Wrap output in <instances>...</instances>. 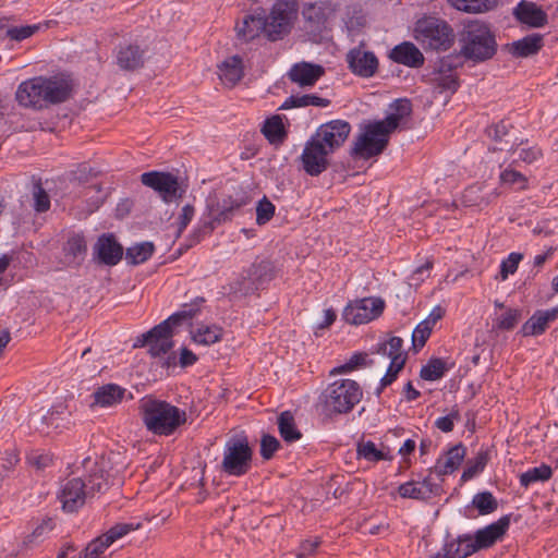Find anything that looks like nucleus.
I'll list each match as a JSON object with an SVG mask.
<instances>
[{
    "label": "nucleus",
    "instance_id": "obj_34",
    "mask_svg": "<svg viewBox=\"0 0 558 558\" xmlns=\"http://www.w3.org/2000/svg\"><path fill=\"white\" fill-rule=\"evenodd\" d=\"M258 290L256 280L250 271L244 270L234 281L229 284V294L233 298H243L253 294Z\"/></svg>",
    "mask_w": 558,
    "mask_h": 558
},
{
    "label": "nucleus",
    "instance_id": "obj_7",
    "mask_svg": "<svg viewBox=\"0 0 558 558\" xmlns=\"http://www.w3.org/2000/svg\"><path fill=\"white\" fill-rule=\"evenodd\" d=\"M253 450L246 436L229 438L223 448L221 471L230 476L245 475L252 465Z\"/></svg>",
    "mask_w": 558,
    "mask_h": 558
},
{
    "label": "nucleus",
    "instance_id": "obj_16",
    "mask_svg": "<svg viewBox=\"0 0 558 558\" xmlns=\"http://www.w3.org/2000/svg\"><path fill=\"white\" fill-rule=\"evenodd\" d=\"M347 62L352 73L365 78L374 76L378 70V59L375 53L364 50L361 46L347 53Z\"/></svg>",
    "mask_w": 558,
    "mask_h": 558
},
{
    "label": "nucleus",
    "instance_id": "obj_48",
    "mask_svg": "<svg viewBox=\"0 0 558 558\" xmlns=\"http://www.w3.org/2000/svg\"><path fill=\"white\" fill-rule=\"evenodd\" d=\"M489 460L488 451L481 450L477 452L476 457L473 460H469L466 468L464 469L461 478L463 481L471 480L477 473L484 470L487 462Z\"/></svg>",
    "mask_w": 558,
    "mask_h": 558
},
{
    "label": "nucleus",
    "instance_id": "obj_21",
    "mask_svg": "<svg viewBox=\"0 0 558 558\" xmlns=\"http://www.w3.org/2000/svg\"><path fill=\"white\" fill-rule=\"evenodd\" d=\"M333 11L330 2H315L306 4L302 14L308 27L314 32H319L325 28Z\"/></svg>",
    "mask_w": 558,
    "mask_h": 558
},
{
    "label": "nucleus",
    "instance_id": "obj_19",
    "mask_svg": "<svg viewBox=\"0 0 558 558\" xmlns=\"http://www.w3.org/2000/svg\"><path fill=\"white\" fill-rule=\"evenodd\" d=\"M476 551L472 536L464 534L445 543L441 549L430 558H466Z\"/></svg>",
    "mask_w": 558,
    "mask_h": 558
},
{
    "label": "nucleus",
    "instance_id": "obj_51",
    "mask_svg": "<svg viewBox=\"0 0 558 558\" xmlns=\"http://www.w3.org/2000/svg\"><path fill=\"white\" fill-rule=\"evenodd\" d=\"M357 456L371 462H377L384 460L385 453L377 449L376 445L368 440L357 445Z\"/></svg>",
    "mask_w": 558,
    "mask_h": 558
},
{
    "label": "nucleus",
    "instance_id": "obj_15",
    "mask_svg": "<svg viewBox=\"0 0 558 558\" xmlns=\"http://www.w3.org/2000/svg\"><path fill=\"white\" fill-rule=\"evenodd\" d=\"M94 258L98 264L116 266L123 256V246L117 241L114 234L104 233L93 248Z\"/></svg>",
    "mask_w": 558,
    "mask_h": 558
},
{
    "label": "nucleus",
    "instance_id": "obj_52",
    "mask_svg": "<svg viewBox=\"0 0 558 558\" xmlns=\"http://www.w3.org/2000/svg\"><path fill=\"white\" fill-rule=\"evenodd\" d=\"M366 357H367L366 353H361V352L354 353L347 363L332 368L330 371V375L350 373V372L356 369L357 367L365 365Z\"/></svg>",
    "mask_w": 558,
    "mask_h": 558
},
{
    "label": "nucleus",
    "instance_id": "obj_5",
    "mask_svg": "<svg viewBox=\"0 0 558 558\" xmlns=\"http://www.w3.org/2000/svg\"><path fill=\"white\" fill-rule=\"evenodd\" d=\"M362 396V389L355 380L337 379L324 390L322 400L327 411L342 414L350 412Z\"/></svg>",
    "mask_w": 558,
    "mask_h": 558
},
{
    "label": "nucleus",
    "instance_id": "obj_13",
    "mask_svg": "<svg viewBox=\"0 0 558 558\" xmlns=\"http://www.w3.org/2000/svg\"><path fill=\"white\" fill-rule=\"evenodd\" d=\"M172 328L173 327L168 322L163 320L146 333L142 335V339H138L134 345H148L149 353L153 356L165 355L173 347Z\"/></svg>",
    "mask_w": 558,
    "mask_h": 558
},
{
    "label": "nucleus",
    "instance_id": "obj_47",
    "mask_svg": "<svg viewBox=\"0 0 558 558\" xmlns=\"http://www.w3.org/2000/svg\"><path fill=\"white\" fill-rule=\"evenodd\" d=\"M399 495L403 498L425 500L429 498V490L420 482H408L399 486Z\"/></svg>",
    "mask_w": 558,
    "mask_h": 558
},
{
    "label": "nucleus",
    "instance_id": "obj_6",
    "mask_svg": "<svg viewBox=\"0 0 558 558\" xmlns=\"http://www.w3.org/2000/svg\"><path fill=\"white\" fill-rule=\"evenodd\" d=\"M390 134L380 121L365 124L353 143L351 156L367 160L380 155L389 143Z\"/></svg>",
    "mask_w": 558,
    "mask_h": 558
},
{
    "label": "nucleus",
    "instance_id": "obj_8",
    "mask_svg": "<svg viewBox=\"0 0 558 558\" xmlns=\"http://www.w3.org/2000/svg\"><path fill=\"white\" fill-rule=\"evenodd\" d=\"M298 14L296 0H278L266 20V36L270 40H277L291 29Z\"/></svg>",
    "mask_w": 558,
    "mask_h": 558
},
{
    "label": "nucleus",
    "instance_id": "obj_40",
    "mask_svg": "<svg viewBox=\"0 0 558 558\" xmlns=\"http://www.w3.org/2000/svg\"><path fill=\"white\" fill-rule=\"evenodd\" d=\"M155 251L151 242L137 243L126 248L125 259L129 264L138 265L148 260Z\"/></svg>",
    "mask_w": 558,
    "mask_h": 558
},
{
    "label": "nucleus",
    "instance_id": "obj_59",
    "mask_svg": "<svg viewBox=\"0 0 558 558\" xmlns=\"http://www.w3.org/2000/svg\"><path fill=\"white\" fill-rule=\"evenodd\" d=\"M403 361L399 360V357L395 359V362H390L385 376L380 379V388L378 389L377 395L381 392L383 388L396 380L398 373L403 368Z\"/></svg>",
    "mask_w": 558,
    "mask_h": 558
},
{
    "label": "nucleus",
    "instance_id": "obj_35",
    "mask_svg": "<svg viewBox=\"0 0 558 558\" xmlns=\"http://www.w3.org/2000/svg\"><path fill=\"white\" fill-rule=\"evenodd\" d=\"M448 2L458 11L478 14L494 9L498 0H448Z\"/></svg>",
    "mask_w": 558,
    "mask_h": 558
},
{
    "label": "nucleus",
    "instance_id": "obj_1",
    "mask_svg": "<svg viewBox=\"0 0 558 558\" xmlns=\"http://www.w3.org/2000/svg\"><path fill=\"white\" fill-rule=\"evenodd\" d=\"M72 89V81L68 76H36L23 81L17 86L15 100L23 108L40 111L51 105L66 101Z\"/></svg>",
    "mask_w": 558,
    "mask_h": 558
},
{
    "label": "nucleus",
    "instance_id": "obj_22",
    "mask_svg": "<svg viewBox=\"0 0 558 558\" xmlns=\"http://www.w3.org/2000/svg\"><path fill=\"white\" fill-rule=\"evenodd\" d=\"M558 316V307L546 311H536L522 326L521 333L524 337L538 336L545 332L550 322Z\"/></svg>",
    "mask_w": 558,
    "mask_h": 558
},
{
    "label": "nucleus",
    "instance_id": "obj_24",
    "mask_svg": "<svg viewBox=\"0 0 558 558\" xmlns=\"http://www.w3.org/2000/svg\"><path fill=\"white\" fill-rule=\"evenodd\" d=\"M218 75L225 86H235L244 75L242 58L232 56L223 60L218 65Z\"/></svg>",
    "mask_w": 558,
    "mask_h": 558
},
{
    "label": "nucleus",
    "instance_id": "obj_46",
    "mask_svg": "<svg viewBox=\"0 0 558 558\" xmlns=\"http://www.w3.org/2000/svg\"><path fill=\"white\" fill-rule=\"evenodd\" d=\"M446 363L438 357L430 359L426 365L421 368L420 376L424 380L434 381L440 379L446 372Z\"/></svg>",
    "mask_w": 558,
    "mask_h": 558
},
{
    "label": "nucleus",
    "instance_id": "obj_36",
    "mask_svg": "<svg viewBox=\"0 0 558 558\" xmlns=\"http://www.w3.org/2000/svg\"><path fill=\"white\" fill-rule=\"evenodd\" d=\"M104 465L96 464L87 477L86 488L88 496L93 497L96 493H104L109 488V475L106 476Z\"/></svg>",
    "mask_w": 558,
    "mask_h": 558
},
{
    "label": "nucleus",
    "instance_id": "obj_64",
    "mask_svg": "<svg viewBox=\"0 0 558 558\" xmlns=\"http://www.w3.org/2000/svg\"><path fill=\"white\" fill-rule=\"evenodd\" d=\"M459 83L454 75H442L437 78L436 87L439 89V93L449 92L454 93L458 89Z\"/></svg>",
    "mask_w": 558,
    "mask_h": 558
},
{
    "label": "nucleus",
    "instance_id": "obj_43",
    "mask_svg": "<svg viewBox=\"0 0 558 558\" xmlns=\"http://www.w3.org/2000/svg\"><path fill=\"white\" fill-rule=\"evenodd\" d=\"M222 333V328L219 326H201L194 332L193 339L197 343L209 345L218 342Z\"/></svg>",
    "mask_w": 558,
    "mask_h": 558
},
{
    "label": "nucleus",
    "instance_id": "obj_33",
    "mask_svg": "<svg viewBox=\"0 0 558 558\" xmlns=\"http://www.w3.org/2000/svg\"><path fill=\"white\" fill-rule=\"evenodd\" d=\"M330 105V100L327 98H323L313 94L305 95H291L288 97L284 102L280 106V109L288 110L292 108H301V107H322L326 108Z\"/></svg>",
    "mask_w": 558,
    "mask_h": 558
},
{
    "label": "nucleus",
    "instance_id": "obj_3",
    "mask_svg": "<svg viewBox=\"0 0 558 558\" xmlns=\"http://www.w3.org/2000/svg\"><path fill=\"white\" fill-rule=\"evenodd\" d=\"M460 53L473 62L492 59L497 51L495 35L478 20L469 21L460 33Z\"/></svg>",
    "mask_w": 558,
    "mask_h": 558
},
{
    "label": "nucleus",
    "instance_id": "obj_54",
    "mask_svg": "<svg viewBox=\"0 0 558 558\" xmlns=\"http://www.w3.org/2000/svg\"><path fill=\"white\" fill-rule=\"evenodd\" d=\"M275 214V206L274 204L264 197L262 201H259L257 207H256V222L259 226H263L267 223Z\"/></svg>",
    "mask_w": 558,
    "mask_h": 558
},
{
    "label": "nucleus",
    "instance_id": "obj_37",
    "mask_svg": "<svg viewBox=\"0 0 558 558\" xmlns=\"http://www.w3.org/2000/svg\"><path fill=\"white\" fill-rule=\"evenodd\" d=\"M278 429L280 436L287 442H294L302 437V434L298 429L294 417L290 411H284L279 415Z\"/></svg>",
    "mask_w": 558,
    "mask_h": 558
},
{
    "label": "nucleus",
    "instance_id": "obj_61",
    "mask_svg": "<svg viewBox=\"0 0 558 558\" xmlns=\"http://www.w3.org/2000/svg\"><path fill=\"white\" fill-rule=\"evenodd\" d=\"M460 420L457 409H453L448 415L438 417L435 426L444 433H450L454 427V422Z\"/></svg>",
    "mask_w": 558,
    "mask_h": 558
},
{
    "label": "nucleus",
    "instance_id": "obj_60",
    "mask_svg": "<svg viewBox=\"0 0 558 558\" xmlns=\"http://www.w3.org/2000/svg\"><path fill=\"white\" fill-rule=\"evenodd\" d=\"M500 180L502 183L510 185L518 184L521 190L526 189L527 179L519 171L513 169H506L500 173Z\"/></svg>",
    "mask_w": 558,
    "mask_h": 558
},
{
    "label": "nucleus",
    "instance_id": "obj_62",
    "mask_svg": "<svg viewBox=\"0 0 558 558\" xmlns=\"http://www.w3.org/2000/svg\"><path fill=\"white\" fill-rule=\"evenodd\" d=\"M35 198V210L38 213H45L50 208V198L47 192L40 184L35 185L34 192Z\"/></svg>",
    "mask_w": 558,
    "mask_h": 558
},
{
    "label": "nucleus",
    "instance_id": "obj_12",
    "mask_svg": "<svg viewBox=\"0 0 558 558\" xmlns=\"http://www.w3.org/2000/svg\"><path fill=\"white\" fill-rule=\"evenodd\" d=\"M385 303L379 298H365L350 303L343 311V318L352 325L366 324L378 317Z\"/></svg>",
    "mask_w": 558,
    "mask_h": 558
},
{
    "label": "nucleus",
    "instance_id": "obj_20",
    "mask_svg": "<svg viewBox=\"0 0 558 558\" xmlns=\"http://www.w3.org/2000/svg\"><path fill=\"white\" fill-rule=\"evenodd\" d=\"M389 58L393 62L409 68H421L425 61L424 54L411 41H403L397 45L390 51Z\"/></svg>",
    "mask_w": 558,
    "mask_h": 558
},
{
    "label": "nucleus",
    "instance_id": "obj_14",
    "mask_svg": "<svg viewBox=\"0 0 558 558\" xmlns=\"http://www.w3.org/2000/svg\"><path fill=\"white\" fill-rule=\"evenodd\" d=\"M86 483L80 477H73L65 481L58 493V499L62 509L66 512H75L84 506L88 498Z\"/></svg>",
    "mask_w": 558,
    "mask_h": 558
},
{
    "label": "nucleus",
    "instance_id": "obj_27",
    "mask_svg": "<svg viewBox=\"0 0 558 558\" xmlns=\"http://www.w3.org/2000/svg\"><path fill=\"white\" fill-rule=\"evenodd\" d=\"M126 393V389L117 384H106L93 393L95 405L101 408L119 404Z\"/></svg>",
    "mask_w": 558,
    "mask_h": 558
},
{
    "label": "nucleus",
    "instance_id": "obj_56",
    "mask_svg": "<svg viewBox=\"0 0 558 558\" xmlns=\"http://www.w3.org/2000/svg\"><path fill=\"white\" fill-rule=\"evenodd\" d=\"M521 318V312L519 310L509 308L502 314L496 323L498 329L511 330L515 327Z\"/></svg>",
    "mask_w": 558,
    "mask_h": 558
},
{
    "label": "nucleus",
    "instance_id": "obj_11",
    "mask_svg": "<svg viewBox=\"0 0 558 558\" xmlns=\"http://www.w3.org/2000/svg\"><path fill=\"white\" fill-rule=\"evenodd\" d=\"M351 130V124L348 121L336 119L320 124L311 137L333 155L343 146Z\"/></svg>",
    "mask_w": 558,
    "mask_h": 558
},
{
    "label": "nucleus",
    "instance_id": "obj_55",
    "mask_svg": "<svg viewBox=\"0 0 558 558\" xmlns=\"http://www.w3.org/2000/svg\"><path fill=\"white\" fill-rule=\"evenodd\" d=\"M102 539V535L92 541L85 550L81 554L80 558H99V556L110 546Z\"/></svg>",
    "mask_w": 558,
    "mask_h": 558
},
{
    "label": "nucleus",
    "instance_id": "obj_29",
    "mask_svg": "<svg viewBox=\"0 0 558 558\" xmlns=\"http://www.w3.org/2000/svg\"><path fill=\"white\" fill-rule=\"evenodd\" d=\"M465 456V448L462 445H457L450 448L445 458L437 460L434 465V472L438 476H444L453 473L461 464Z\"/></svg>",
    "mask_w": 558,
    "mask_h": 558
},
{
    "label": "nucleus",
    "instance_id": "obj_4",
    "mask_svg": "<svg viewBox=\"0 0 558 558\" xmlns=\"http://www.w3.org/2000/svg\"><path fill=\"white\" fill-rule=\"evenodd\" d=\"M413 38L425 50L447 51L453 46L456 34L446 20L434 15H424L414 24Z\"/></svg>",
    "mask_w": 558,
    "mask_h": 558
},
{
    "label": "nucleus",
    "instance_id": "obj_38",
    "mask_svg": "<svg viewBox=\"0 0 558 558\" xmlns=\"http://www.w3.org/2000/svg\"><path fill=\"white\" fill-rule=\"evenodd\" d=\"M262 133L271 144L282 143L286 138V130L280 116L268 118L262 128Z\"/></svg>",
    "mask_w": 558,
    "mask_h": 558
},
{
    "label": "nucleus",
    "instance_id": "obj_23",
    "mask_svg": "<svg viewBox=\"0 0 558 558\" xmlns=\"http://www.w3.org/2000/svg\"><path fill=\"white\" fill-rule=\"evenodd\" d=\"M145 51L138 45H123L117 51V64L124 71H134L144 65Z\"/></svg>",
    "mask_w": 558,
    "mask_h": 558
},
{
    "label": "nucleus",
    "instance_id": "obj_17",
    "mask_svg": "<svg viewBox=\"0 0 558 558\" xmlns=\"http://www.w3.org/2000/svg\"><path fill=\"white\" fill-rule=\"evenodd\" d=\"M325 74V68L306 61L298 62L291 66L288 77L300 87H311Z\"/></svg>",
    "mask_w": 558,
    "mask_h": 558
},
{
    "label": "nucleus",
    "instance_id": "obj_57",
    "mask_svg": "<svg viewBox=\"0 0 558 558\" xmlns=\"http://www.w3.org/2000/svg\"><path fill=\"white\" fill-rule=\"evenodd\" d=\"M433 327L428 322H421L412 333V341L415 348H423L432 333Z\"/></svg>",
    "mask_w": 558,
    "mask_h": 558
},
{
    "label": "nucleus",
    "instance_id": "obj_49",
    "mask_svg": "<svg viewBox=\"0 0 558 558\" xmlns=\"http://www.w3.org/2000/svg\"><path fill=\"white\" fill-rule=\"evenodd\" d=\"M140 523H117L112 527H110L106 533L102 534V539L107 543L113 544L116 541L120 539L124 535L129 534L132 531L140 529Z\"/></svg>",
    "mask_w": 558,
    "mask_h": 558
},
{
    "label": "nucleus",
    "instance_id": "obj_9",
    "mask_svg": "<svg viewBox=\"0 0 558 558\" xmlns=\"http://www.w3.org/2000/svg\"><path fill=\"white\" fill-rule=\"evenodd\" d=\"M332 154L323 145L310 137L298 158L300 169L310 177H318L331 165Z\"/></svg>",
    "mask_w": 558,
    "mask_h": 558
},
{
    "label": "nucleus",
    "instance_id": "obj_53",
    "mask_svg": "<svg viewBox=\"0 0 558 558\" xmlns=\"http://www.w3.org/2000/svg\"><path fill=\"white\" fill-rule=\"evenodd\" d=\"M523 255L521 253H511L509 256L501 262L500 265V277L501 280H506L509 275H512L517 271L520 262L522 260Z\"/></svg>",
    "mask_w": 558,
    "mask_h": 558
},
{
    "label": "nucleus",
    "instance_id": "obj_45",
    "mask_svg": "<svg viewBox=\"0 0 558 558\" xmlns=\"http://www.w3.org/2000/svg\"><path fill=\"white\" fill-rule=\"evenodd\" d=\"M402 344L403 341L400 337H391L388 342L379 345L378 352L388 356L390 362H395V359L399 357L405 364L407 355L402 350Z\"/></svg>",
    "mask_w": 558,
    "mask_h": 558
},
{
    "label": "nucleus",
    "instance_id": "obj_41",
    "mask_svg": "<svg viewBox=\"0 0 558 558\" xmlns=\"http://www.w3.org/2000/svg\"><path fill=\"white\" fill-rule=\"evenodd\" d=\"M553 475V470L547 464H542L536 468H532L520 475L521 486L527 488L531 484L536 482L548 481Z\"/></svg>",
    "mask_w": 558,
    "mask_h": 558
},
{
    "label": "nucleus",
    "instance_id": "obj_10",
    "mask_svg": "<svg viewBox=\"0 0 558 558\" xmlns=\"http://www.w3.org/2000/svg\"><path fill=\"white\" fill-rule=\"evenodd\" d=\"M141 182L143 185L157 192L166 203L181 198L185 192V190L181 187L178 177L170 172H144L141 174Z\"/></svg>",
    "mask_w": 558,
    "mask_h": 558
},
{
    "label": "nucleus",
    "instance_id": "obj_50",
    "mask_svg": "<svg viewBox=\"0 0 558 558\" xmlns=\"http://www.w3.org/2000/svg\"><path fill=\"white\" fill-rule=\"evenodd\" d=\"M247 270L256 280L257 286L272 278V265L268 260L252 264Z\"/></svg>",
    "mask_w": 558,
    "mask_h": 558
},
{
    "label": "nucleus",
    "instance_id": "obj_18",
    "mask_svg": "<svg viewBox=\"0 0 558 558\" xmlns=\"http://www.w3.org/2000/svg\"><path fill=\"white\" fill-rule=\"evenodd\" d=\"M509 525L510 515H502L496 522L478 530L475 534V539H473L476 550L493 546L506 534Z\"/></svg>",
    "mask_w": 558,
    "mask_h": 558
},
{
    "label": "nucleus",
    "instance_id": "obj_32",
    "mask_svg": "<svg viewBox=\"0 0 558 558\" xmlns=\"http://www.w3.org/2000/svg\"><path fill=\"white\" fill-rule=\"evenodd\" d=\"M239 206V204L220 206L218 202L209 203L207 206L208 220L204 222V227L209 231H213L217 225L230 220L234 208H238Z\"/></svg>",
    "mask_w": 558,
    "mask_h": 558
},
{
    "label": "nucleus",
    "instance_id": "obj_39",
    "mask_svg": "<svg viewBox=\"0 0 558 558\" xmlns=\"http://www.w3.org/2000/svg\"><path fill=\"white\" fill-rule=\"evenodd\" d=\"M205 302L204 298H196L190 304H184L182 310L172 314L166 319L172 327L180 326L183 322L191 320L196 316L201 310L202 303Z\"/></svg>",
    "mask_w": 558,
    "mask_h": 558
},
{
    "label": "nucleus",
    "instance_id": "obj_63",
    "mask_svg": "<svg viewBox=\"0 0 558 558\" xmlns=\"http://www.w3.org/2000/svg\"><path fill=\"white\" fill-rule=\"evenodd\" d=\"M518 157L521 161L530 165L537 161L543 157V151L537 146H532L529 148H521L518 151Z\"/></svg>",
    "mask_w": 558,
    "mask_h": 558
},
{
    "label": "nucleus",
    "instance_id": "obj_26",
    "mask_svg": "<svg viewBox=\"0 0 558 558\" xmlns=\"http://www.w3.org/2000/svg\"><path fill=\"white\" fill-rule=\"evenodd\" d=\"M63 253L68 265H81L87 254L85 236L82 233L69 235L63 246Z\"/></svg>",
    "mask_w": 558,
    "mask_h": 558
},
{
    "label": "nucleus",
    "instance_id": "obj_44",
    "mask_svg": "<svg viewBox=\"0 0 558 558\" xmlns=\"http://www.w3.org/2000/svg\"><path fill=\"white\" fill-rule=\"evenodd\" d=\"M472 505L482 515L493 513L498 508V501L490 492L477 493L472 499Z\"/></svg>",
    "mask_w": 558,
    "mask_h": 558
},
{
    "label": "nucleus",
    "instance_id": "obj_28",
    "mask_svg": "<svg viewBox=\"0 0 558 558\" xmlns=\"http://www.w3.org/2000/svg\"><path fill=\"white\" fill-rule=\"evenodd\" d=\"M266 20L262 15H245L242 22L235 25L236 35L244 41H250L257 37L260 32L266 34Z\"/></svg>",
    "mask_w": 558,
    "mask_h": 558
},
{
    "label": "nucleus",
    "instance_id": "obj_31",
    "mask_svg": "<svg viewBox=\"0 0 558 558\" xmlns=\"http://www.w3.org/2000/svg\"><path fill=\"white\" fill-rule=\"evenodd\" d=\"M392 112L388 114L384 120H379L385 128L392 133L398 126L400 121L409 117L412 112V104L408 99H397L391 105Z\"/></svg>",
    "mask_w": 558,
    "mask_h": 558
},
{
    "label": "nucleus",
    "instance_id": "obj_30",
    "mask_svg": "<svg viewBox=\"0 0 558 558\" xmlns=\"http://www.w3.org/2000/svg\"><path fill=\"white\" fill-rule=\"evenodd\" d=\"M543 47V36L539 34H532L513 41L510 45L509 51L512 56L518 58H526L536 54Z\"/></svg>",
    "mask_w": 558,
    "mask_h": 558
},
{
    "label": "nucleus",
    "instance_id": "obj_25",
    "mask_svg": "<svg viewBox=\"0 0 558 558\" xmlns=\"http://www.w3.org/2000/svg\"><path fill=\"white\" fill-rule=\"evenodd\" d=\"M515 17L532 27H542L547 23V14L533 2L521 1L514 9Z\"/></svg>",
    "mask_w": 558,
    "mask_h": 558
},
{
    "label": "nucleus",
    "instance_id": "obj_58",
    "mask_svg": "<svg viewBox=\"0 0 558 558\" xmlns=\"http://www.w3.org/2000/svg\"><path fill=\"white\" fill-rule=\"evenodd\" d=\"M279 440L271 435H264L260 440V456L264 460H269L279 449Z\"/></svg>",
    "mask_w": 558,
    "mask_h": 558
},
{
    "label": "nucleus",
    "instance_id": "obj_2",
    "mask_svg": "<svg viewBox=\"0 0 558 558\" xmlns=\"http://www.w3.org/2000/svg\"><path fill=\"white\" fill-rule=\"evenodd\" d=\"M138 413L146 429L157 436H170L186 422L185 411L153 396L140 400Z\"/></svg>",
    "mask_w": 558,
    "mask_h": 558
},
{
    "label": "nucleus",
    "instance_id": "obj_42",
    "mask_svg": "<svg viewBox=\"0 0 558 558\" xmlns=\"http://www.w3.org/2000/svg\"><path fill=\"white\" fill-rule=\"evenodd\" d=\"M44 26H47V24H33V25H9V28L7 29V39H10L12 41H23L36 33H38Z\"/></svg>",
    "mask_w": 558,
    "mask_h": 558
}]
</instances>
